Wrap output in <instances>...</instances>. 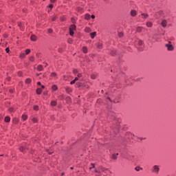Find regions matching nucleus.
<instances>
[{"instance_id":"nucleus-1","label":"nucleus","mask_w":176,"mask_h":176,"mask_svg":"<svg viewBox=\"0 0 176 176\" xmlns=\"http://www.w3.org/2000/svg\"><path fill=\"white\" fill-rule=\"evenodd\" d=\"M151 172L153 174H155L156 175H158L159 173L160 172V166L159 165L153 166V167L151 168Z\"/></svg>"},{"instance_id":"nucleus-2","label":"nucleus","mask_w":176,"mask_h":176,"mask_svg":"<svg viewBox=\"0 0 176 176\" xmlns=\"http://www.w3.org/2000/svg\"><path fill=\"white\" fill-rule=\"evenodd\" d=\"M76 30V25H72L69 27V34L72 36H73L74 32V31H75Z\"/></svg>"},{"instance_id":"nucleus-3","label":"nucleus","mask_w":176,"mask_h":176,"mask_svg":"<svg viewBox=\"0 0 176 176\" xmlns=\"http://www.w3.org/2000/svg\"><path fill=\"white\" fill-rule=\"evenodd\" d=\"M165 46L169 52H173V50H174V46H173L170 43L166 44Z\"/></svg>"},{"instance_id":"nucleus-4","label":"nucleus","mask_w":176,"mask_h":176,"mask_svg":"<svg viewBox=\"0 0 176 176\" xmlns=\"http://www.w3.org/2000/svg\"><path fill=\"white\" fill-rule=\"evenodd\" d=\"M131 17H135L137 16V11L135 10H131L130 12Z\"/></svg>"},{"instance_id":"nucleus-5","label":"nucleus","mask_w":176,"mask_h":176,"mask_svg":"<svg viewBox=\"0 0 176 176\" xmlns=\"http://www.w3.org/2000/svg\"><path fill=\"white\" fill-rule=\"evenodd\" d=\"M108 118L110 119H115V113L110 112L108 115Z\"/></svg>"},{"instance_id":"nucleus-6","label":"nucleus","mask_w":176,"mask_h":176,"mask_svg":"<svg viewBox=\"0 0 176 176\" xmlns=\"http://www.w3.org/2000/svg\"><path fill=\"white\" fill-rule=\"evenodd\" d=\"M161 25L162 27H163L164 28L167 27V21L166 20H163L161 23Z\"/></svg>"},{"instance_id":"nucleus-7","label":"nucleus","mask_w":176,"mask_h":176,"mask_svg":"<svg viewBox=\"0 0 176 176\" xmlns=\"http://www.w3.org/2000/svg\"><path fill=\"white\" fill-rule=\"evenodd\" d=\"M30 39H31V41H32L33 42H35V41H36V36H35L34 34H32V35L30 36Z\"/></svg>"},{"instance_id":"nucleus-8","label":"nucleus","mask_w":176,"mask_h":176,"mask_svg":"<svg viewBox=\"0 0 176 176\" xmlns=\"http://www.w3.org/2000/svg\"><path fill=\"white\" fill-rule=\"evenodd\" d=\"M12 122L14 124H17V123H19V122H20V120H19V118H13Z\"/></svg>"},{"instance_id":"nucleus-9","label":"nucleus","mask_w":176,"mask_h":176,"mask_svg":"<svg viewBox=\"0 0 176 176\" xmlns=\"http://www.w3.org/2000/svg\"><path fill=\"white\" fill-rule=\"evenodd\" d=\"M90 35H91V39H94V38L96 37V35H97V32H91Z\"/></svg>"},{"instance_id":"nucleus-10","label":"nucleus","mask_w":176,"mask_h":176,"mask_svg":"<svg viewBox=\"0 0 176 176\" xmlns=\"http://www.w3.org/2000/svg\"><path fill=\"white\" fill-rule=\"evenodd\" d=\"M4 122H6V123H9V122H10V117L6 116V117L4 118Z\"/></svg>"},{"instance_id":"nucleus-11","label":"nucleus","mask_w":176,"mask_h":176,"mask_svg":"<svg viewBox=\"0 0 176 176\" xmlns=\"http://www.w3.org/2000/svg\"><path fill=\"white\" fill-rule=\"evenodd\" d=\"M37 70H38V71H43V66H42V65H38L37 66Z\"/></svg>"},{"instance_id":"nucleus-12","label":"nucleus","mask_w":176,"mask_h":176,"mask_svg":"<svg viewBox=\"0 0 176 176\" xmlns=\"http://www.w3.org/2000/svg\"><path fill=\"white\" fill-rule=\"evenodd\" d=\"M142 19H148V17H149V15L148 14L142 13Z\"/></svg>"},{"instance_id":"nucleus-13","label":"nucleus","mask_w":176,"mask_h":176,"mask_svg":"<svg viewBox=\"0 0 176 176\" xmlns=\"http://www.w3.org/2000/svg\"><path fill=\"white\" fill-rule=\"evenodd\" d=\"M118 155H119V153L113 154L112 159H113V160H116L118 159Z\"/></svg>"},{"instance_id":"nucleus-14","label":"nucleus","mask_w":176,"mask_h":176,"mask_svg":"<svg viewBox=\"0 0 176 176\" xmlns=\"http://www.w3.org/2000/svg\"><path fill=\"white\" fill-rule=\"evenodd\" d=\"M25 149H27V147H25V146H23L19 147V151L21 152H24V151H25Z\"/></svg>"},{"instance_id":"nucleus-15","label":"nucleus","mask_w":176,"mask_h":176,"mask_svg":"<svg viewBox=\"0 0 176 176\" xmlns=\"http://www.w3.org/2000/svg\"><path fill=\"white\" fill-rule=\"evenodd\" d=\"M142 28H144L140 27V26L138 27L137 29H136L137 32H142Z\"/></svg>"},{"instance_id":"nucleus-16","label":"nucleus","mask_w":176,"mask_h":176,"mask_svg":"<svg viewBox=\"0 0 176 176\" xmlns=\"http://www.w3.org/2000/svg\"><path fill=\"white\" fill-rule=\"evenodd\" d=\"M21 118H22V120L24 121H25V120H27V119H28V116L25 114H23Z\"/></svg>"},{"instance_id":"nucleus-17","label":"nucleus","mask_w":176,"mask_h":176,"mask_svg":"<svg viewBox=\"0 0 176 176\" xmlns=\"http://www.w3.org/2000/svg\"><path fill=\"white\" fill-rule=\"evenodd\" d=\"M97 48L98 49H102V43H98Z\"/></svg>"},{"instance_id":"nucleus-18","label":"nucleus","mask_w":176,"mask_h":176,"mask_svg":"<svg viewBox=\"0 0 176 176\" xmlns=\"http://www.w3.org/2000/svg\"><path fill=\"white\" fill-rule=\"evenodd\" d=\"M85 20H90V19H91L90 14H86L85 16Z\"/></svg>"},{"instance_id":"nucleus-19","label":"nucleus","mask_w":176,"mask_h":176,"mask_svg":"<svg viewBox=\"0 0 176 176\" xmlns=\"http://www.w3.org/2000/svg\"><path fill=\"white\" fill-rule=\"evenodd\" d=\"M152 25H153L152 22L146 23V27H148V28H151L152 27Z\"/></svg>"},{"instance_id":"nucleus-20","label":"nucleus","mask_w":176,"mask_h":176,"mask_svg":"<svg viewBox=\"0 0 176 176\" xmlns=\"http://www.w3.org/2000/svg\"><path fill=\"white\" fill-rule=\"evenodd\" d=\"M65 90L67 93H71L72 91V89H71V87H66Z\"/></svg>"},{"instance_id":"nucleus-21","label":"nucleus","mask_w":176,"mask_h":176,"mask_svg":"<svg viewBox=\"0 0 176 176\" xmlns=\"http://www.w3.org/2000/svg\"><path fill=\"white\" fill-rule=\"evenodd\" d=\"M82 52L86 54L87 53V47H82Z\"/></svg>"},{"instance_id":"nucleus-22","label":"nucleus","mask_w":176,"mask_h":176,"mask_svg":"<svg viewBox=\"0 0 176 176\" xmlns=\"http://www.w3.org/2000/svg\"><path fill=\"white\" fill-rule=\"evenodd\" d=\"M51 76H52V78H57V73L56 72H52L51 74Z\"/></svg>"},{"instance_id":"nucleus-23","label":"nucleus","mask_w":176,"mask_h":176,"mask_svg":"<svg viewBox=\"0 0 176 176\" xmlns=\"http://www.w3.org/2000/svg\"><path fill=\"white\" fill-rule=\"evenodd\" d=\"M18 25L21 28V31H23V30H24V28H23V23H19Z\"/></svg>"},{"instance_id":"nucleus-24","label":"nucleus","mask_w":176,"mask_h":176,"mask_svg":"<svg viewBox=\"0 0 176 176\" xmlns=\"http://www.w3.org/2000/svg\"><path fill=\"white\" fill-rule=\"evenodd\" d=\"M51 105H52V107H56V106L57 105V102H56V101H52V102H51Z\"/></svg>"},{"instance_id":"nucleus-25","label":"nucleus","mask_w":176,"mask_h":176,"mask_svg":"<svg viewBox=\"0 0 176 176\" xmlns=\"http://www.w3.org/2000/svg\"><path fill=\"white\" fill-rule=\"evenodd\" d=\"M36 93H37V94H41V93H42V89H41V88H38V89H36Z\"/></svg>"},{"instance_id":"nucleus-26","label":"nucleus","mask_w":176,"mask_h":176,"mask_svg":"<svg viewBox=\"0 0 176 176\" xmlns=\"http://www.w3.org/2000/svg\"><path fill=\"white\" fill-rule=\"evenodd\" d=\"M53 91H56V90H57L58 87L57 85H53L52 87Z\"/></svg>"},{"instance_id":"nucleus-27","label":"nucleus","mask_w":176,"mask_h":176,"mask_svg":"<svg viewBox=\"0 0 176 176\" xmlns=\"http://www.w3.org/2000/svg\"><path fill=\"white\" fill-rule=\"evenodd\" d=\"M19 57H20L21 58H25V54H24V53H21Z\"/></svg>"},{"instance_id":"nucleus-28","label":"nucleus","mask_w":176,"mask_h":176,"mask_svg":"<svg viewBox=\"0 0 176 176\" xmlns=\"http://www.w3.org/2000/svg\"><path fill=\"white\" fill-rule=\"evenodd\" d=\"M29 60H30V61L33 63V61H35V58L34 56H30Z\"/></svg>"},{"instance_id":"nucleus-29","label":"nucleus","mask_w":176,"mask_h":176,"mask_svg":"<svg viewBox=\"0 0 176 176\" xmlns=\"http://www.w3.org/2000/svg\"><path fill=\"white\" fill-rule=\"evenodd\" d=\"M25 83H27L28 85H29V83H31V78H27L25 80Z\"/></svg>"},{"instance_id":"nucleus-30","label":"nucleus","mask_w":176,"mask_h":176,"mask_svg":"<svg viewBox=\"0 0 176 176\" xmlns=\"http://www.w3.org/2000/svg\"><path fill=\"white\" fill-rule=\"evenodd\" d=\"M99 171H100V173H104V171H105V168H102V167L99 168Z\"/></svg>"},{"instance_id":"nucleus-31","label":"nucleus","mask_w":176,"mask_h":176,"mask_svg":"<svg viewBox=\"0 0 176 176\" xmlns=\"http://www.w3.org/2000/svg\"><path fill=\"white\" fill-rule=\"evenodd\" d=\"M116 54V50H113L111 52V56H115Z\"/></svg>"},{"instance_id":"nucleus-32","label":"nucleus","mask_w":176,"mask_h":176,"mask_svg":"<svg viewBox=\"0 0 176 176\" xmlns=\"http://www.w3.org/2000/svg\"><path fill=\"white\" fill-rule=\"evenodd\" d=\"M138 45H139V46H142V45H144V41H138Z\"/></svg>"},{"instance_id":"nucleus-33","label":"nucleus","mask_w":176,"mask_h":176,"mask_svg":"<svg viewBox=\"0 0 176 176\" xmlns=\"http://www.w3.org/2000/svg\"><path fill=\"white\" fill-rule=\"evenodd\" d=\"M32 122H33V123H36V122H38V118H32Z\"/></svg>"},{"instance_id":"nucleus-34","label":"nucleus","mask_w":176,"mask_h":176,"mask_svg":"<svg viewBox=\"0 0 176 176\" xmlns=\"http://www.w3.org/2000/svg\"><path fill=\"white\" fill-rule=\"evenodd\" d=\"M52 21H56L57 20V16L56 15H54L52 18Z\"/></svg>"},{"instance_id":"nucleus-35","label":"nucleus","mask_w":176,"mask_h":176,"mask_svg":"<svg viewBox=\"0 0 176 176\" xmlns=\"http://www.w3.org/2000/svg\"><path fill=\"white\" fill-rule=\"evenodd\" d=\"M30 53H31V50L27 49V50H25V54H30Z\"/></svg>"},{"instance_id":"nucleus-36","label":"nucleus","mask_w":176,"mask_h":176,"mask_svg":"<svg viewBox=\"0 0 176 176\" xmlns=\"http://www.w3.org/2000/svg\"><path fill=\"white\" fill-rule=\"evenodd\" d=\"M90 31H91L90 28H85V32H90Z\"/></svg>"},{"instance_id":"nucleus-37","label":"nucleus","mask_w":176,"mask_h":176,"mask_svg":"<svg viewBox=\"0 0 176 176\" xmlns=\"http://www.w3.org/2000/svg\"><path fill=\"white\" fill-rule=\"evenodd\" d=\"M34 111H38V109H39V107L38 105H36L34 107Z\"/></svg>"},{"instance_id":"nucleus-38","label":"nucleus","mask_w":176,"mask_h":176,"mask_svg":"<svg viewBox=\"0 0 176 176\" xmlns=\"http://www.w3.org/2000/svg\"><path fill=\"white\" fill-rule=\"evenodd\" d=\"M118 36H119V38H122L123 36V32H119Z\"/></svg>"},{"instance_id":"nucleus-39","label":"nucleus","mask_w":176,"mask_h":176,"mask_svg":"<svg viewBox=\"0 0 176 176\" xmlns=\"http://www.w3.org/2000/svg\"><path fill=\"white\" fill-rule=\"evenodd\" d=\"M14 109H13V107H10V108L9 109V111H10V112H14Z\"/></svg>"},{"instance_id":"nucleus-40","label":"nucleus","mask_w":176,"mask_h":176,"mask_svg":"<svg viewBox=\"0 0 176 176\" xmlns=\"http://www.w3.org/2000/svg\"><path fill=\"white\" fill-rule=\"evenodd\" d=\"M6 53H9L10 52V50L9 49V47L6 48Z\"/></svg>"},{"instance_id":"nucleus-41","label":"nucleus","mask_w":176,"mask_h":176,"mask_svg":"<svg viewBox=\"0 0 176 176\" xmlns=\"http://www.w3.org/2000/svg\"><path fill=\"white\" fill-rule=\"evenodd\" d=\"M135 170L136 171H140V170H141V168H140V167H136V168H135Z\"/></svg>"},{"instance_id":"nucleus-42","label":"nucleus","mask_w":176,"mask_h":176,"mask_svg":"<svg viewBox=\"0 0 176 176\" xmlns=\"http://www.w3.org/2000/svg\"><path fill=\"white\" fill-rule=\"evenodd\" d=\"M91 165L92 166V167L89 168V170H91V168H94V167H96L94 164H91Z\"/></svg>"},{"instance_id":"nucleus-43","label":"nucleus","mask_w":176,"mask_h":176,"mask_svg":"<svg viewBox=\"0 0 176 176\" xmlns=\"http://www.w3.org/2000/svg\"><path fill=\"white\" fill-rule=\"evenodd\" d=\"M91 79H96V75L92 74V75L91 76Z\"/></svg>"},{"instance_id":"nucleus-44","label":"nucleus","mask_w":176,"mask_h":176,"mask_svg":"<svg viewBox=\"0 0 176 176\" xmlns=\"http://www.w3.org/2000/svg\"><path fill=\"white\" fill-rule=\"evenodd\" d=\"M48 32H49V34H52L53 32V30L52 29H49Z\"/></svg>"},{"instance_id":"nucleus-45","label":"nucleus","mask_w":176,"mask_h":176,"mask_svg":"<svg viewBox=\"0 0 176 176\" xmlns=\"http://www.w3.org/2000/svg\"><path fill=\"white\" fill-rule=\"evenodd\" d=\"M72 22L73 23V24H75L76 23L75 19L72 18Z\"/></svg>"},{"instance_id":"nucleus-46","label":"nucleus","mask_w":176,"mask_h":176,"mask_svg":"<svg viewBox=\"0 0 176 176\" xmlns=\"http://www.w3.org/2000/svg\"><path fill=\"white\" fill-rule=\"evenodd\" d=\"M76 82V81H75V80H74L71 81L70 85H75V82Z\"/></svg>"},{"instance_id":"nucleus-47","label":"nucleus","mask_w":176,"mask_h":176,"mask_svg":"<svg viewBox=\"0 0 176 176\" xmlns=\"http://www.w3.org/2000/svg\"><path fill=\"white\" fill-rule=\"evenodd\" d=\"M95 173H98V174H100L101 173V171L97 170V169H95Z\"/></svg>"},{"instance_id":"nucleus-48","label":"nucleus","mask_w":176,"mask_h":176,"mask_svg":"<svg viewBox=\"0 0 176 176\" xmlns=\"http://www.w3.org/2000/svg\"><path fill=\"white\" fill-rule=\"evenodd\" d=\"M73 73L74 74H78V69H74Z\"/></svg>"},{"instance_id":"nucleus-49","label":"nucleus","mask_w":176,"mask_h":176,"mask_svg":"<svg viewBox=\"0 0 176 176\" xmlns=\"http://www.w3.org/2000/svg\"><path fill=\"white\" fill-rule=\"evenodd\" d=\"M50 1L51 3H54V2H56V1H57V0H50Z\"/></svg>"},{"instance_id":"nucleus-50","label":"nucleus","mask_w":176,"mask_h":176,"mask_svg":"<svg viewBox=\"0 0 176 176\" xmlns=\"http://www.w3.org/2000/svg\"><path fill=\"white\" fill-rule=\"evenodd\" d=\"M74 80H75V82H76L77 80H79V77H76V78H74Z\"/></svg>"},{"instance_id":"nucleus-51","label":"nucleus","mask_w":176,"mask_h":176,"mask_svg":"<svg viewBox=\"0 0 176 176\" xmlns=\"http://www.w3.org/2000/svg\"><path fill=\"white\" fill-rule=\"evenodd\" d=\"M49 8H50V9H53V4H50V5L49 6Z\"/></svg>"},{"instance_id":"nucleus-52","label":"nucleus","mask_w":176,"mask_h":176,"mask_svg":"<svg viewBox=\"0 0 176 176\" xmlns=\"http://www.w3.org/2000/svg\"><path fill=\"white\" fill-rule=\"evenodd\" d=\"M18 75H19V76H21V75H23V74L21 73V72H18Z\"/></svg>"},{"instance_id":"nucleus-53","label":"nucleus","mask_w":176,"mask_h":176,"mask_svg":"<svg viewBox=\"0 0 176 176\" xmlns=\"http://www.w3.org/2000/svg\"><path fill=\"white\" fill-rule=\"evenodd\" d=\"M58 52H59V53H61L63 52V50L61 48H59Z\"/></svg>"},{"instance_id":"nucleus-54","label":"nucleus","mask_w":176,"mask_h":176,"mask_svg":"<svg viewBox=\"0 0 176 176\" xmlns=\"http://www.w3.org/2000/svg\"><path fill=\"white\" fill-rule=\"evenodd\" d=\"M78 12H82V8H78Z\"/></svg>"},{"instance_id":"nucleus-55","label":"nucleus","mask_w":176,"mask_h":176,"mask_svg":"<svg viewBox=\"0 0 176 176\" xmlns=\"http://www.w3.org/2000/svg\"><path fill=\"white\" fill-rule=\"evenodd\" d=\"M81 76H82V74H78L77 78H80Z\"/></svg>"},{"instance_id":"nucleus-56","label":"nucleus","mask_w":176,"mask_h":176,"mask_svg":"<svg viewBox=\"0 0 176 176\" xmlns=\"http://www.w3.org/2000/svg\"><path fill=\"white\" fill-rule=\"evenodd\" d=\"M91 19H96V16L95 15H91Z\"/></svg>"},{"instance_id":"nucleus-57","label":"nucleus","mask_w":176,"mask_h":176,"mask_svg":"<svg viewBox=\"0 0 176 176\" xmlns=\"http://www.w3.org/2000/svg\"><path fill=\"white\" fill-rule=\"evenodd\" d=\"M37 85H38V86H41L42 84L41 83V82H37Z\"/></svg>"},{"instance_id":"nucleus-58","label":"nucleus","mask_w":176,"mask_h":176,"mask_svg":"<svg viewBox=\"0 0 176 176\" xmlns=\"http://www.w3.org/2000/svg\"><path fill=\"white\" fill-rule=\"evenodd\" d=\"M10 93H13V89H10Z\"/></svg>"},{"instance_id":"nucleus-59","label":"nucleus","mask_w":176,"mask_h":176,"mask_svg":"<svg viewBox=\"0 0 176 176\" xmlns=\"http://www.w3.org/2000/svg\"><path fill=\"white\" fill-rule=\"evenodd\" d=\"M71 42H72V39L69 40V43H71Z\"/></svg>"},{"instance_id":"nucleus-60","label":"nucleus","mask_w":176,"mask_h":176,"mask_svg":"<svg viewBox=\"0 0 176 176\" xmlns=\"http://www.w3.org/2000/svg\"><path fill=\"white\" fill-rule=\"evenodd\" d=\"M41 87H42V89H45V86L44 85H42Z\"/></svg>"},{"instance_id":"nucleus-61","label":"nucleus","mask_w":176,"mask_h":176,"mask_svg":"<svg viewBox=\"0 0 176 176\" xmlns=\"http://www.w3.org/2000/svg\"><path fill=\"white\" fill-rule=\"evenodd\" d=\"M107 100H109V101H111V98H107Z\"/></svg>"},{"instance_id":"nucleus-62","label":"nucleus","mask_w":176,"mask_h":176,"mask_svg":"<svg viewBox=\"0 0 176 176\" xmlns=\"http://www.w3.org/2000/svg\"><path fill=\"white\" fill-rule=\"evenodd\" d=\"M61 21H65V19H62Z\"/></svg>"},{"instance_id":"nucleus-63","label":"nucleus","mask_w":176,"mask_h":176,"mask_svg":"<svg viewBox=\"0 0 176 176\" xmlns=\"http://www.w3.org/2000/svg\"><path fill=\"white\" fill-rule=\"evenodd\" d=\"M8 80H10V78H7Z\"/></svg>"},{"instance_id":"nucleus-64","label":"nucleus","mask_w":176,"mask_h":176,"mask_svg":"<svg viewBox=\"0 0 176 176\" xmlns=\"http://www.w3.org/2000/svg\"><path fill=\"white\" fill-rule=\"evenodd\" d=\"M70 168H71V170H74V167H71Z\"/></svg>"}]
</instances>
